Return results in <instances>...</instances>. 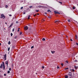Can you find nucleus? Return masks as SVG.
<instances>
[{"instance_id": "1", "label": "nucleus", "mask_w": 78, "mask_h": 78, "mask_svg": "<svg viewBox=\"0 0 78 78\" xmlns=\"http://www.w3.org/2000/svg\"><path fill=\"white\" fill-rule=\"evenodd\" d=\"M1 18H3V19H5V16H4V15H3V14H2V15H1V16L0 17Z\"/></svg>"}, {"instance_id": "2", "label": "nucleus", "mask_w": 78, "mask_h": 78, "mask_svg": "<svg viewBox=\"0 0 78 78\" xmlns=\"http://www.w3.org/2000/svg\"><path fill=\"white\" fill-rule=\"evenodd\" d=\"M68 76H69L72 77V74L71 73H69L68 74Z\"/></svg>"}, {"instance_id": "3", "label": "nucleus", "mask_w": 78, "mask_h": 78, "mask_svg": "<svg viewBox=\"0 0 78 78\" xmlns=\"http://www.w3.org/2000/svg\"><path fill=\"white\" fill-rule=\"evenodd\" d=\"M2 64L3 65V69L4 70H5V63H4V62H2Z\"/></svg>"}, {"instance_id": "4", "label": "nucleus", "mask_w": 78, "mask_h": 78, "mask_svg": "<svg viewBox=\"0 0 78 78\" xmlns=\"http://www.w3.org/2000/svg\"><path fill=\"white\" fill-rule=\"evenodd\" d=\"M4 57L5 60H6V54H5V55H4Z\"/></svg>"}, {"instance_id": "5", "label": "nucleus", "mask_w": 78, "mask_h": 78, "mask_svg": "<svg viewBox=\"0 0 78 78\" xmlns=\"http://www.w3.org/2000/svg\"><path fill=\"white\" fill-rule=\"evenodd\" d=\"M24 29H25V30H28V27L27 26H26L24 27Z\"/></svg>"}, {"instance_id": "6", "label": "nucleus", "mask_w": 78, "mask_h": 78, "mask_svg": "<svg viewBox=\"0 0 78 78\" xmlns=\"http://www.w3.org/2000/svg\"><path fill=\"white\" fill-rule=\"evenodd\" d=\"M5 64H6V65L7 66H8V61H5Z\"/></svg>"}, {"instance_id": "7", "label": "nucleus", "mask_w": 78, "mask_h": 78, "mask_svg": "<svg viewBox=\"0 0 78 78\" xmlns=\"http://www.w3.org/2000/svg\"><path fill=\"white\" fill-rule=\"evenodd\" d=\"M59 22H60V21L59 20H57L55 21V23H59Z\"/></svg>"}, {"instance_id": "8", "label": "nucleus", "mask_w": 78, "mask_h": 78, "mask_svg": "<svg viewBox=\"0 0 78 78\" xmlns=\"http://www.w3.org/2000/svg\"><path fill=\"white\" fill-rule=\"evenodd\" d=\"M3 63L1 64V66L0 67V68H1V69L3 67Z\"/></svg>"}, {"instance_id": "9", "label": "nucleus", "mask_w": 78, "mask_h": 78, "mask_svg": "<svg viewBox=\"0 0 78 78\" xmlns=\"http://www.w3.org/2000/svg\"><path fill=\"white\" fill-rule=\"evenodd\" d=\"M12 25H13V24L12 23L11 25L9 27V28H10V27H12Z\"/></svg>"}, {"instance_id": "10", "label": "nucleus", "mask_w": 78, "mask_h": 78, "mask_svg": "<svg viewBox=\"0 0 78 78\" xmlns=\"http://www.w3.org/2000/svg\"><path fill=\"white\" fill-rule=\"evenodd\" d=\"M75 39H78L77 35H76L75 36Z\"/></svg>"}, {"instance_id": "11", "label": "nucleus", "mask_w": 78, "mask_h": 78, "mask_svg": "<svg viewBox=\"0 0 78 78\" xmlns=\"http://www.w3.org/2000/svg\"><path fill=\"white\" fill-rule=\"evenodd\" d=\"M48 12H51L50 9L48 10Z\"/></svg>"}, {"instance_id": "12", "label": "nucleus", "mask_w": 78, "mask_h": 78, "mask_svg": "<svg viewBox=\"0 0 78 78\" xmlns=\"http://www.w3.org/2000/svg\"><path fill=\"white\" fill-rule=\"evenodd\" d=\"M51 52L52 53V54H54V53H55V51H51Z\"/></svg>"}, {"instance_id": "13", "label": "nucleus", "mask_w": 78, "mask_h": 78, "mask_svg": "<svg viewBox=\"0 0 78 78\" xmlns=\"http://www.w3.org/2000/svg\"><path fill=\"white\" fill-rule=\"evenodd\" d=\"M65 78H68V76L66 75L65 76Z\"/></svg>"}, {"instance_id": "14", "label": "nucleus", "mask_w": 78, "mask_h": 78, "mask_svg": "<svg viewBox=\"0 0 78 78\" xmlns=\"http://www.w3.org/2000/svg\"><path fill=\"white\" fill-rule=\"evenodd\" d=\"M8 5H5V8H8Z\"/></svg>"}, {"instance_id": "15", "label": "nucleus", "mask_w": 78, "mask_h": 78, "mask_svg": "<svg viewBox=\"0 0 78 78\" xmlns=\"http://www.w3.org/2000/svg\"><path fill=\"white\" fill-rule=\"evenodd\" d=\"M54 12H55V14H57L58 12L56 11H55Z\"/></svg>"}, {"instance_id": "16", "label": "nucleus", "mask_w": 78, "mask_h": 78, "mask_svg": "<svg viewBox=\"0 0 78 78\" xmlns=\"http://www.w3.org/2000/svg\"><path fill=\"white\" fill-rule=\"evenodd\" d=\"M42 41H45V39L44 38H43L42 39Z\"/></svg>"}, {"instance_id": "17", "label": "nucleus", "mask_w": 78, "mask_h": 78, "mask_svg": "<svg viewBox=\"0 0 78 78\" xmlns=\"http://www.w3.org/2000/svg\"><path fill=\"white\" fill-rule=\"evenodd\" d=\"M10 43H11V42H10V41H9L8 43V44L9 45H10Z\"/></svg>"}, {"instance_id": "18", "label": "nucleus", "mask_w": 78, "mask_h": 78, "mask_svg": "<svg viewBox=\"0 0 78 78\" xmlns=\"http://www.w3.org/2000/svg\"><path fill=\"white\" fill-rule=\"evenodd\" d=\"M9 50H10V47H9L8 49V51H9Z\"/></svg>"}, {"instance_id": "19", "label": "nucleus", "mask_w": 78, "mask_h": 78, "mask_svg": "<svg viewBox=\"0 0 78 78\" xmlns=\"http://www.w3.org/2000/svg\"><path fill=\"white\" fill-rule=\"evenodd\" d=\"M61 65H62V66H64V64L63 63H61Z\"/></svg>"}, {"instance_id": "20", "label": "nucleus", "mask_w": 78, "mask_h": 78, "mask_svg": "<svg viewBox=\"0 0 78 78\" xmlns=\"http://www.w3.org/2000/svg\"><path fill=\"white\" fill-rule=\"evenodd\" d=\"M12 32H14V28L12 30Z\"/></svg>"}, {"instance_id": "21", "label": "nucleus", "mask_w": 78, "mask_h": 78, "mask_svg": "<svg viewBox=\"0 0 78 78\" xmlns=\"http://www.w3.org/2000/svg\"><path fill=\"white\" fill-rule=\"evenodd\" d=\"M7 73H10V71H8Z\"/></svg>"}, {"instance_id": "22", "label": "nucleus", "mask_w": 78, "mask_h": 78, "mask_svg": "<svg viewBox=\"0 0 78 78\" xmlns=\"http://www.w3.org/2000/svg\"><path fill=\"white\" fill-rule=\"evenodd\" d=\"M73 9H75V7H73Z\"/></svg>"}, {"instance_id": "23", "label": "nucleus", "mask_w": 78, "mask_h": 78, "mask_svg": "<svg viewBox=\"0 0 78 78\" xmlns=\"http://www.w3.org/2000/svg\"><path fill=\"white\" fill-rule=\"evenodd\" d=\"M30 19V15H29L28 17V19Z\"/></svg>"}, {"instance_id": "24", "label": "nucleus", "mask_w": 78, "mask_h": 78, "mask_svg": "<svg viewBox=\"0 0 78 78\" xmlns=\"http://www.w3.org/2000/svg\"><path fill=\"white\" fill-rule=\"evenodd\" d=\"M69 68H65V70H67V69H68Z\"/></svg>"}, {"instance_id": "25", "label": "nucleus", "mask_w": 78, "mask_h": 78, "mask_svg": "<svg viewBox=\"0 0 78 78\" xmlns=\"http://www.w3.org/2000/svg\"><path fill=\"white\" fill-rule=\"evenodd\" d=\"M32 7H33V6H30L29 7V8H32Z\"/></svg>"}, {"instance_id": "26", "label": "nucleus", "mask_w": 78, "mask_h": 78, "mask_svg": "<svg viewBox=\"0 0 78 78\" xmlns=\"http://www.w3.org/2000/svg\"><path fill=\"white\" fill-rule=\"evenodd\" d=\"M66 63H67L68 64L69 63V62L67 61H66Z\"/></svg>"}, {"instance_id": "27", "label": "nucleus", "mask_w": 78, "mask_h": 78, "mask_svg": "<svg viewBox=\"0 0 78 78\" xmlns=\"http://www.w3.org/2000/svg\"><path fill=\"white\" fill-rule=\"evenodd\" d=\"M34 48V46H32L31 47V48Z\"/></svg>"}, {"instance_id": "28", "label": "nucleus", "mask_w": 78, "mask_h": 78, "mask_svg": "<svg viewBox=\"0 0 78 78\" xmlns=\"http://www.w3.org/2000/svg\"><path fill=\"white\" fill-rule=\"evenodd\" d=\"M4 76H6V74H4Z\"/></svg>"}, {"instance_id": "29", "label": "nucleus", "mask_w": 78, "mask_h": 78, "mask_svg": "<svg viewBox=\"0 0 78 78\" xmlns=\"http://www.w3.org/2000/svg\"><path fill=\"white\" fill-rule=\"evenodd\" d=\"M59 3H60V4H62V2H59Z\"/></svg>"}, {"instance_id": "30", "label": "nucleus", "mask_w": 78, "mask_h": 78, "mask_svg": "<svg viewBox=\"0 0 78 78\" xmlns=\"http://www.w3.org/2000/svg\"><path fill=\"white\" fill-rule=\"evenodd\" d=\"M11 36H12V33H11Z\"/></svg>"}, {"instance_id": "31", "label": "nucleus", "mask_w": 78, "mask_h": 78, "mask_svg": "<svg viewBox=\"0 0 78 78\" xmlns=\"http://www.w3.org/2000/svg\"><path fill=\"white\" fill-rule=\"evenodd\" d=\"M9 70L11 71V68H9Z\"/></svg>"}, {"instance_id": "32", "label": "nucleus", "mask_w": 78, "mask_h": 78, "mask_svg": "<svg viewBox=\"0 0 78 78\" xmlns=\"http://www.w3.org/2000/svg\"><path fill=\"white\" fill-rule=\"evenodd\" d=\"M39 8H41V7H42L41 6H38Z\"/></svg>"}, {"instance_id": "33", "label": "nucleus", "mask_w": 78, "mask_h": 78, "mask_svg": "<svg viewBox=\"0 0 78 78\" xmlns=\"http://www.w3.org/2000/svg\"><path fill=\"white\" fill-rule=\"evenodd\" d=\"M36 11L37 12H38V11H39V10H36Z\"/></svg>"}, {"instance_id": "34", "label": "nucleus", "mask_w": 78, "mask_h": 78, "mask_svg": "<svg viewBox=\"0 0 78 78\" xmlns=\"http://www.w3.org/2000/svg\"><path fill=\"white\" fill-rule=\"evenodd\" d=\"M21 34H22V32H20V35H21Z\"/></svg>"}, {"instance_id": "35", "label": "nucleus", "mask_w": 78, "mask_h": 78, "mask_svg": "<svg viewBox=\"0 0 78 78\" xmlns=\"http://www.w3.org/2000/svg\"><path fill=\"white\" fill-rule=\"evenodd\" d=\"M23 9V7H22L21 8V9Z\"/></svg>"}, {"instance_id": "36", "label": "nucleus", "mask_w": 78, "mask_h": 78, "mask_svg": "<svg viewBox=\"0 0 78 78\" xmlns=\"http://www.w3.org/2000/svg\"><path fill=\"white\" fill-rule=\"evenodd\" d=\"M68 21L69 22H70V20H68Z\"/></svg>"}, {"instance_id": "37", "label": "nucleus", "mask_w": 78, "mask_h": 78, "mask_svg": "<svg viewBox=\"0 0 78 78\" xmlns=\"http://www.w3.org/2000/svg\"><path fill=\"white\" fill-rule=\"evenodd\" d=\"M75 62H77V60H75Z\"/></svg>"}, {"instance_id": "38", "label": "nucleus", "mask_w": 78, "mask_h": 78, "mask_svg": "<svg viewBox=\"0 0 78 78\" xmlns=\"http://www.w3.org/2000/svg\"><path fill=\"white\" fill-rule=\"evenodd\" d=\"M45 16H47V13L45 12Z\"/></svg>"}, {"instance_id": "39", "label": "nucleus", "mask_w": 78, "mask_h": 78, "mask_svg": "<svg viewBox=\"0 0 78 78\" xmlns=\"http://www.w3.org/2000/svg\"><path fill=\"white\" fill-rule=\"evenodd\" d=\"M12 48H15V47L14 46H13Z\"/></svg>"}, {"instance_id": "40", "label": "nucleus", "mask_w": 78, "mask_h": 78, "mask_svg": "<svg viewBox=\"0 0 78 78\" xmlns=\"http://www.w3.org/2000/svg\"><path fill=\"white\" fill-rule=\"evenodd\" d=\"M9 16H10V17L12 16V15H9Z\"/></svg>"}, {"instance_id": "41", "label": "nucleus", "mask_w": 78, "mask_h": 78, "mask_svg": "<svg viewBox=\"0 0 78 78\" xmlns=\"http://www.w3.org/2000/svg\"><path fill=\"white\" fill-rule=\"evenodd\" d=\"M57 14H60V13H59V12H57Z\"/></svg>"}, {"instance_id": "42", "label": "nucleus", "mask_w": 78, "mask_h": 78, "mask_svg": "<svg viewBox=\"0 0 78 78\" xmlns=\"http://www.w3.org/2000/svg\"><path fill=\"white\" fill-rule=\"evenodd\" d=\"M48 18H51V16H48Z\"/></svg>"}, {"instance_id": "43", "label": "nucleus", "mask_w": 78, "mask_h": 78, "mask_svg": "<svg viewBox=\"0 0 78 78\" xmlns=\"http://www.w3.org/2000/svg\"><path fill=\"white\" fill-rule=\"evenodd\" d=\"M42 68H43V69H44V66H42Z\"/></svg>"}, {"instance_id": "44", "label": "nucleus", "mask_w": 78, "mask_h": 78, "mask_svg": "<svg viewBox=\"0 0 78 78\" xmlns=\"http://www.w3.org/2000/svg\"><path fill=\"white\" fill-rule=\"evenodd\" d=\"M59 67L58 66H57V69H59Z\"/></svg>"}, {"instance_id": "45", "label": "nucleus", "mask_w": 78, "mask_h": 78, "mask_svg": "<svg viewBox=\"0 0 78 78\" xmlns=\"http://www.w3.org/2000/svg\"><path fill=\"white\" fill-rule=\"evenodd\" d=\"M23 14H25V12H24L23 13Z\"/></svg>"}, {"instance_id": "46", "label": "nucleus", "mask_w": 78, "mask_h": 78, "mask_svg": "<svg viewBox=\"0 0 78 78\" xmlns=\"http://www.w3.org/2000/svg\"><path fill=\"white\" fill-rule=\"evenodd\" d=\"M36 16V14H35L34 15V16L35 17V16Z\"/></svg>"}, {"instance_id": "47", "label": "nucleus", "mask_w": 78, "mask_h": 78, "mask_svg": "<svg viewBox=\"0 0 78 78\" xmlns=\"http://www.w3.org/2000/svg\"><path fill=\"white\" fill-rule=\"evenodd\" d=\"M16 38H17V37H15L14 39H16Z\"/></svg>"}, {"instance_id": "48", "label": "nucleus", "mask_w": 78, "mask_h": 78, "mask_svg": "<svg viewBox=\"0 0 78 78\" xmlns=\"http://www.w3.org/2000/svg\"><path fill=\"white\" fill-rule=\"evenodd\" d=\"M70 41H73V40H72V39H71L70 40Z\"/></svg>"}, {"instance_id": "49", "label": "nucleus", "mask_w": 78, "mask_h": 78, "mask_svg": "<svg viewBox=\"0 0 78 78\" xmlns=\"http://www.w3.org/2000/svg\"><path fill=\"white\" fill-rule=\"evenodd\" d=\"M16 23H18V22L17 21L16 22Z\"/></svg>"}, {"instance_id": "50", "label": "nucleus", "mask_w": 78, "mask_h": 78, "mask_svg": "<svg viewBox=\"0 0 78 78\" xmlns=\"http://www.w3.org/2000/svg\"><path fill=\"white\" fill-rule=\"evenodd\" d=\"M76 45H78V43H76Z\"/></svg>"}, {"instance_id": "51", "label": "nucleus", "mask_w": 78, "mask_h": 78, "mask_svg": "<svg viewBox=\"0 0 78 78\" xmlns=\"http://www.w3.org/2000/svg\"><path fill=\"white\" fill-rule=\"evenodd\" d=\"M4 30H5L6 29H5V28H4Z\"/></svg>"}, {"instance_id": "52", "label": "nucleus", "mask_w": 78, "mask_h": 78, "mask_svg": "<svg viewBox=\"0 0 78 78\" xmlns=\"http://www.w3.org/2000/svg\"><path fill=\"white\" fill-rule=\"evenodd\" d=\"M37 15H39V13H37Z\"/></svg>"}, {"instance_id": "53", "label": "nucleus", "mask_w": 78, "mask_h": 78, "mask_svg": "<svg viewBox=\"0 0 78 78\" xmlns=\"http://www.w3.org/2000/svg\"><path fill=\"white\" fill-rule=\"evenodd\" d=\"M19 31H20V30H18V32Z\"/></svg>"}, {"instance_id": "54", "label": "nucleus", "mask_w": 78, "mask_h": 78, "mask_svg": "<svg viewBox=\"0 0 78 78\" xmlns=\"http://www.w3.org/2000/svg\"><path fill=\"white\" fill-rule=\"evenodd\" d=\"M18 29L19 30H20V28H19Z\"/></svg>"}, {"instance_id": "55", "label": "nucleus", "mask_w": 78, "mask_h": 78, "mask_svg": "<svg viewBox=\"0 0 78 78\" xmlns=\"http://www.w3.org/2000/svg\"><path fill=\"white\" fill-rule=\"evenodd\" d=\"M5 23V24H7V23Z\"/></svg>"}, {"instance_id": "56", "label": "nucleus", "mask_w": 78, "mask_h": 78, "mask_svg": "<svg viewBox=\"0 0 78 78\" xmlns=\"http://www.w3.org/2000/svg\"><path fill=\"white\" fill-rule=\"evenodd\" d=\"M0 45H2V44L0 43Z\"/></svg>"}, {"instance_id": "57", "label": "nucleus", "mask_w": 78, "mask_h": 78, "mask_svg": "<svg viewBox=\"0 0 78 78\" xmlns=\"http://www.w3.org/2000/svg\"><path fill=\"white\" fill-rule=\"evenodd\" d=\"M66 37H68L67 36H66Z\"/></svg>"}, {"instance_id": "58", "label": "nucleus", "mask_w": 78, "mask_h": 78, "mask_svg": "<svg viewBox=\"0 0 78 78\" xmlns=\"http://www.w3.org/2000/svg\"><path fill=\"white\" fill-rule=\"evenodd\" d=\"M36 75H37V73H36Z\"/></svg>"}, {"instance_id": "59", "label": "nucleus", "mask_w": 78, "mask_h": 78, "mask_svg": "<svg viewBox=\"0 0 78 78\" xmlns=\"http://www.w3.org/2000/svg\"><path fill=\"white\" fill-rule=\"evenodd\" d=\"M73 71H74V70H73Z\"/></svg>"}, {"instance_id": "60", "label": "nucleus", "mask_w": 78, "mask_h": 78, "mask_svg": "<svg viewBox=\"0 0 78 78\" xmlns=\"http://www.w3.org/2000/svg\"><path fill=\"white\" fill-rule=\"evenodd\" d=\"M0 72H1V71L0 70Z\"/></svg>"}, {"instance_id": "61", "label": "nucleus", "mask_w": 78, "mask_h": 78, "mask_svg": "<svg viewBox=\"0 0 78 78\" xmlns=\"http://www.w3.org/2000/svg\"><path fill=\"white\" fill-rule=\"evenodd\" d=\"M44 21V20H43Z\"/></svg>"}]
</instances>
